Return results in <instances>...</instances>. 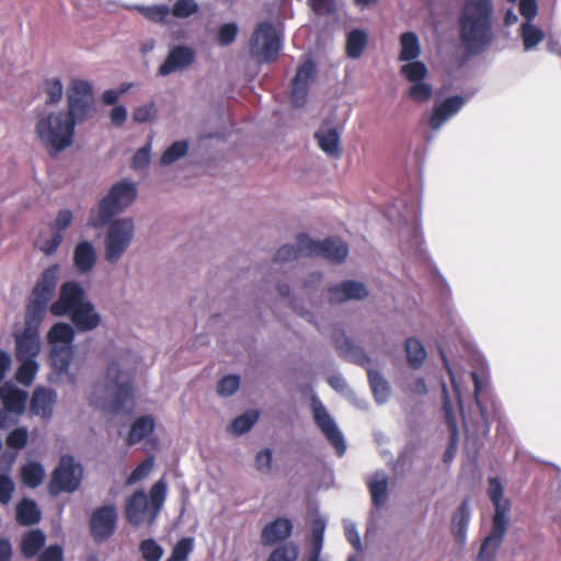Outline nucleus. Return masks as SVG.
I'll list each match as a JSON object with an SVG mask.
<instances>
[{"label":"nucleus","instance_id":"nucleus-1","mask_svg":"<svg viewBox=\"0 0 561 561\" xmlns=\"http://www.w3.org/2000/svg\"><path fill=\"white\" fill-rule=\"evenodd\" d=\"M137 363V356L128 350H121L112 356L103 379L93 386L90 404L117 414L128 401H133L131 379Z\"/></svg>","mask_w":561,"mask_h":561},{"label":"nucleus","instance_id":"nucleus-2","mask_svg":"<svg viewBox=\"0 0 561 561\" xmlns=\"http://www.w3.org/2000/svg\"><path fill=\"white\" fill-rule=\"evenodd\" d=\"M491 0L467 1L460 18V38L470 53L483 50L492 39Z\"/></svg>","mask_w":561,"mask_h":561},{"label":"nucleus","instance_id":"nucleus-3","mask_svg":"<svg viewBox=\"0 0 561 561\" xmlns=\"http://www.w3.org/2000/svg\"><path fill=\"white\" fill-rule=\"evenodd\" d=\"M50 312L56 317L70 314L76 328L80 331H92L101 322L94 306L85 300L82 287L76 282L65 283L60 287L59 298L50 306Z\"/></svg>","mask_w":561,"mask_h":561},{"label":"nucleus","instance_id":"nucleus-4","mask_svg":"<svg viewBox=\"0 0 561 561\" xmlns=\"http://www.w3.org/2000/svg\"><path fill=\"white\" fill-rule=\"evenodd\" d=\"M347 254L348 248L340 239H327L322 242H316L307 234H299L296 245L285 244L277 250L275 261L285 263L304 255H317L334 263H341L346 259Z\"/></svg>","mask_w":561,"mask_h":561},{"label":"nucleus","instance_id":"nucleus-5","mask_svg":"<svg viewBox=\"0 0 561 561\" xmlns=\"http://www.w3.org/2000/svg\"><path fill=\"white\" fill-rule=\"evenodd\" d=\"M76 125L65 111L51 112L37 121L35 133L49 153L57 154L72 145Z\"/></svg>","mask_w":561,"mask_h":561},{"label":"nucleus","instance_id":"nucleus-6","mask_svg":"<svg viewBox=\"0 0 561 561\" xmlns=\"http://www.w3.org/2000/svg\"><path fill=\"white\" fill-rule=\"evenodd\" d=\"M167 482L158 480L150 489L149 495L142 490L136 491L127 500L125 514L128 523L134 526L147 524L151 526L157 519L167 497Z\"/></svg>","mask_w":561,"mask_h":561},{"label":"nucleus","instance_id":"nucleus-7","mask_svg":"<svg viewBox=\"0 0 561 561\" xmlns=\"http://www.w3.org/2000/svg\"><path fill=\"white\" fill-rule=\"evenodd\" d=\"M136 196L137 187L134 182L123 180L114 184L107 195L91 209L88 225L93 228L104 226L115 215L131 205Z\"/></svg>","mask_w":561,"mask_h":561},{"label":"nucleus","instance_id":"nucleus-8","mask_svg":"<svg viewBox=\"0 0 561 561\" xmlns=\"http://www.w3.org/2000/svg\"><path fill=\"white\" fill-rule=\"evenodd\" d=\"M58 275V265L48 267L41 275L26 307L24 329L38 331V327L46 314L47 305L55 293Z\"/></svg>","mask_w":561,"mask_h":561},{"label":"nucleus","instance_id":"nucleus-9","mask_svg":"<svg viewBox=\"0 0 561 561\" xmlns=\"http://www.w3.org/2000/svg\"><path fill=\"white\" fill-rule=\"evenodd\" d=\"M136 232L134 219L118 218L110 222L104 237V260L116 264L131 245Z\"/></svg>","mask_w":561,"mask_h":561},{"label":"nucleus","instance_id":"nucleus-10","mask_svg":"<svg viewBox=\"0 0 561 561\" xmlns=\"http://www.w3.org/2000/svg\"><path fill=\"white\" fill-rule=\"evenodd\" d=\"M67 111L65 113L81 124L95 114V98L93 85L90 81L83 79H72L67 89Z\"/></svg>","mask_w":561,"mask_h":561},{"label":"nucleus","instance_id":"nucleus-11","mask_svg":"<svg viewBox=\"0 0 561 561\" xmlns=\"http://www.w3.org/2000/svg\"><path fill=\"white\" fill-rule=\"evenodd\" d=\"M282 48L279 31L270 22L257 25L250 38V54L259 64L276 59Z\"/></svg>","mask_w":561,"mask_h":561},{"label":"nucleus","instance_id":"nucleus-12","mask_svg":"<svg viewBox=\"0 0 561 561\" xmlns=\"http://www.w3.org/2000/svg\"><path fill=\"white\" fill-rule=\"evenodd\" d=\"M400 71L410 83L408 96L412 101L423 103L431 99L433 88L427 81L428 70L424 62H407L401 67Z\"/></svg>","mask_w":561,"mask_h":561},{"label":"nucleus","instance_id":"nucleus-13","mask_svg":"<svg viewBox=\"0 0 561 561\" xmlns=\"http://www.w3.org/2000/svg\"><path fill=\"white\" fill-rule=\"evenodd\" d=\"M81 478V466L76 463L72 457L64 456L54 471L49 491L54 495L60 492H72L79 486Z\"/></svg>","mask_w":561,"mask_h":561},{"label":"nucleus","instance_id":"nucleus-14","mask_svg":"<svg viewBox=\"0 0 561 561\" xmlns=\"http://www.w3.org/2000/svg\"><path fill=\"white\" fill-rule=\"evenodd\" d=\"M312 412L316 424L320 427L330 444L336 449L339 456H343L346 450L345 440L342 432L339 430L335 421L328 413L322 402L312 398Z\"/></svg>","mask_w":561,"mask_h":561},{"label":"nucleus","instance_id":"nucleus-15","mask_svg":"<svg viewBox=\"0 0 561 561\" xmlns=\"http://www.w3.org/2000/svg\"><path fill=\"white\" fill-rule=\"evenodd\" d=\"M156 422L152 415L138 417L130 426L126 443L129 446L144 443L145 449L151 451L158 448L159 440L154 435Z\"/></svg>","mask_w":561,"mask_h":561},{"label":"nucleus","instance_id":"nucleus-16","mask_svg":"<svg viewBox=\"0 0 561 561\" xmlns=\"http://www.w3.org/2000/svg\"><path fill=\"white\" fill-rule=\"evenodd\" d=\"M317 75L316 65L308 60L301 64L293 80L290 89V102L295 107H301L308 95V89Z\"/></svg>","mask_w":561,"mask_h":561},{"label":"nucleus","instance_id":"nucleus-17","mask_svg":"<svg viewBox=\"0 0 561 561\" xmlns=\"http://www.w3.org/2000/svg\"><path fill=\"white\" fill-rule=\"evenodd\" d=\"M0 400L5 411H0V428L8 425V413L20 415L25 410L27 392L18 389L12 383H4L0 387Z\"/></svg>","mask_w":561,"mask_h":561},{"label":"nucleus","instance_id":"nucleus-18","mask_svg":"<svg viewBox=\"0 0 561 561\" xmlns=\"http://www.w3.org/2000/svg\"><path fill=\"white\" fill-rule=\"evenodd\" d=\"M117 513L113 505L95 510L90 519V528L96 541H103L113 535L116 528Z\"/></svg>","mask_w":561,"mask_h":561},{"label":"nucleus","instance_id":"nucleus-19","mask_svg":"<svg viewBox=\"0 0 561 561\" xmlns=\"http://www.w3.org/2000/svg\"><path fill=\"white\" fill-rule=\"evenodd\" d=\"M195 58L194 50L187 46L173 47L164 62L159 67L158 75L161 77L169 76L173 72L188 67Z\"/></svg>","mask_w":561,"mask_h":561},{"label":"nucleus","instance_id":"nucleus-20","mask_svg":"<svg viewBox=\"0 0 561 561\" xmlns=\"http://www.w3.org/2000/svg\"><path fill=\"white\" fill-rule=\"evenodd\" d=\"M328 300L332 304L352 299L360 300L367 297L368 291L363 283L346 280L328 289Z\"/></svg>","mask_w":561,"mask_h":561},{"label":"nucleus","instance_id":"nucleus-21","mask_svg":"<svg viewBox=\"0 0 561 561\" xmlns=\"http://www.w3.org/2000/svg\"><path fill=\"white\" fill-rule=\"evenodd\" d=\"M14 337L16 359H36L41 352L38 331L24 329L22 333L14 332Z\"/></svg>","mask_w":561,"mask_h":561},{"label":"nucleus","instance_id":"nucleus-22","mask_svg":"<svg viewBox=\"0 0 561 561\" xmlns=\"http://www.w3.org/2000/svg\"><path fill=\"white\" fill-rule=\"evenodd\" d=\"M463 104L465 100L459 95L448 98L439 104L436 103L430 118L432 129L437 130L440 128L446 121L460 111Z\"/></svg>","mask_w":561,"mask_h":561},{"label":"nucleus","instance_id":"nucleus-23","mask_svg":"<svg viewBox=\"0 0 561 561\" xmlns=\"http://www.w3.org/2000/svg\"><path fill=\"white\" fill-rule=\"evenodd\" d=\"M333 340L335 343L336 351L341 356L350 362H354L362 366H366L369 364L368 356L364 353V351L354 345L352 341L345 336L344 332L341 330H335L333 334Z\"/></svg>","mask_w":561,"mask_h":561},{"label":"nucleus","instance_id":"nucleus-24","mask_svg":"<svg viewBox=\"0 0 561 561\" xmlns=\"http://www.w3.org/2000/svg\"><path fill=\"white\" fill-rule=\"evenodd\" d=\"M57 393L53 389L37 388L31 399V411L34 415L48 420L53 415Z\"/></svg>","mask_w":561,"mask_h":561},{"label":"nucleus","instance_id":"nucleus-25","mask_svg":"<svg viewBox=\"0 0 561 561\" xmlns=\"http://www.w3.org/2000/svg\"><path fill=\"white\" fill-rule=\"evenodd\" d=\"M98 253L94 245L82 240L77 243L73 250V265L81 274L90 273L96 264Z\"/></svg>","mask_w":561,"mask_h":561},{"label":"nucleus","instance_id":"nucleus-26","mask_svg":"<svg viewBox=\"0 0 561 561\" xmlns=\"http://www.w3.org/2000/svg\"><path fill=\"white\" fill-rule=\"evenodd\" d=\"M506 525L507 519H493L492 531L484 539L479 552L481 561H490L493 559L506 533Z\"/></svg>","mask_w":561,"mask_h":561},{"label":"nucleus","instance_id":"nucleus-27","mask_svg":"<svg viewBox=\"0 0 561 561\" xmlns=\"http://www.w3.org/2000/svg\"><path fill=\"white\" fill-rule=\"evenodd\" d=\"M293 531V524L288 518H276L262 530L261 540L264 546H272L287 539Z\"/></svg>","mask_w":561,"mask_h":561},{"label":"nucleus","instance_id":"nucleus-28","mask_svg":"<svg viewBox=\"0 0 561 561\" xmlns=\"http://www.w3.org/2000/svg\"><path fill=\"white\" fill-rule=\"evenodd\" d=\"M316 138L321 150L328 156H341L340 133L336 128L322 127L316 133Z\"/></svg>","mask_w":561,"mask_h":561},{"label":"nucleus","instance_id":"nucleus-29","mask_svg":"<svg viewBox=\"0 0 561 561\" xmlns=\"http://www.w3.org/2000/svg\"><path fill=\"white\" fill-rule=\"evenodd\" d=\"M388 482L389 478L383 471H377L367 479L374 505L381 506L386 503L388 496Z\"/></svg>","mask_w":561,"mask_h":561},{"label":"nucleus","instance_id":"nucleus-30","mask_svg":"<svg viewBox=\"0 0 561 561\" xmlns=\"http://www.w3.org/2000/svg\"><path fill=\"white\" fill-rule=\"evenodd\" d=\"M488 493L495 506L493 519H507L506 514L510 511V502L503 499V486L497 478L490 479Z\"/></svg>","mask_w":561,"mask_h":561},{"label":"nucleus","instance_id":"nucleus-31","mask_svg":"<svg viewBox=\"0 0 561 561\" xmlns=\"http://www.w3.org/2000/svg\"><path fill=\"white\" fill-rule=\"evenodd\" d=\"M75 339L73 328L64 322L56 323L47 333V341L50 346H67L72 347Z\"/></svg>","mask_w":561,"mask_h":561},{"label":"nucleus","instance_id":"nucleus-32","mask_svg":"<svg viewBox=\"0 0 561 561\" xmlns=\"http://www.w3.org/2000/svg\"><path fill=\"white\" fill-rule=\"evenodd\" d=\"M470 519L468 502L463 501L451 518V531L455 538L463 543L466 539L467 526Z\"/></svg>","mask_w":561,"mask_h":561},{"label":"nucleus","instance_id":"nucleus-33","mask_svg":"<svg viewBox=\"0 0 561 561\" xmlns=\"http://www.w3.org/2000/svg\"><path fill=\"white\" fill-rule=\"evenodd\" d=\"M400 45L401 51L399 59L402 61H415L414 59H416L421 54L419 38L413 32L403 33L400 37Z\"/></svg>","mask_w":561,"mask_h":561},{"label":"nucleus","instance_id":"nucleus-34","mask_svg":"<svg viewBox=\"0 0 561 561\" xmlns=\"http://www.w3.org/2000/svg\"><path fill=\"white\" fill-rule=\"evenodd\" d=\"M367 39L368 35L363 30L348 32L346 38V55L352 59L359 58L367 45Z\"/></svg>","mask_w":561,"mask_h":561},{"label":"nucleus","instance_id":"nucleus-35","mask_svg":"<svg viewBox=\"0 0 561 561\" xmlns=\"http://www.w3.org/2000/svg\"><path fill=\"white\" fill-rule=\"evenodd\" d=\"M367 375L376 401L379 404L385 403L390 394L389 383L378 371L371 368H367Z\"/></svg>","mask_w":561,"mask_h":561},{"label":"nucleus","instance_id":"nucleus-36","mask_svg":"<svg viewBox=\"0 0 561 561\" xmlns=\"http://www.w3.org/2000/svg\"><path fill=\"white\" fill-rule=\"evenodd\" d=\"M41 513L34 501L24 499L16 506V519L22 525H32L39 520Z\"/></svg>","mask_w":561,"mask_h":561},{"label":"nucleus","instance_id":"nucleus-37","mask_svg":"<svg viewBox=\"0 0 561 561\" xmlns=\"http://www.w3.org/2000/svg\"><path fill=\"white\" fill-rule=\"evenodd\" d=\"M73 355L72 347L67 346H51L50 350V364L51 367L59 371L65 373L68 370Z\"/></svg>","mask_w":561,"mask_h":561},{"label":"nucleus","instance_id":"nucleus-38","mask_svg":"<svg viewBox=\"0 0 561 561\" xmlns=\"http://www.w3.org/2000/svg\"><path fill=\"white\" fill-rule=\"evenodd\" d=\"M45 477V470L39 462H28L22 467L21 478L22 482L28 488L38 486Z\"/></svg>","mask_w":561,"mask_h":561},{"label":"nucleus","instance_id":"nucleus-39","mask_svg":"<svg viewBox=\"0 0 561 561\" xmlns=\"http://www.w3.org/2000/svg\"><path fill=\"white\" fill-rule=\"evenodd\" d=\"M45 535L41 530L27 533L21 543V550L26 558L34 557L45 543Z\"/></svg>","mask_w":561,"mask_h":561},{"label":"nucleus","instance_id":"nucleus-40","mask_svg":"<svg viewBox=\"0 0 561 561\" xmlns=\"http://www.w3.org/2000/svg\"><path fill=\"white\" fill-rule=\"evenodd\" d=\"M520 36L523 38L525 50H530L543 39L545 34L533 23L525 22L520 26Z\"/></svg>","mask_w":561,"mask_h":561},{"label":"nucleus","instance_id":"nucleus-41","mask_svg":"<svg viewBox=\"0 0 561 561\" xmlns=\"http://www.w3.org/2000/svg\"><path fill=\"white\" fill-rule=\"evenodd\" d=\"M408 363L412 368H419L426 357V351L416 339H408L405 342Z\"/></svg>","mask_w":561,"mask_h":561},{"label":"nucleus","instance_id":"nucleus-42","mask_svg":"<svg viewBox=\"0 0 561 561\" xmlns=\"http://www.w3.org/2000/svg\"><path fill=\"white\" fill-rule=\"evenodd\" d=\"M187 151L188 142L186 140L174 141L162 153L160 163L162 165H170L186 156Z\"/></svg>","mask_w":561,"mask_h":561},{"label":"nucleus","instance_id":"nucleus-43","mask_svg":"<svg viewBox=\"0 0 561 561\" xmlns=\"http://www.w3.org/2000/svg\"><path fill=\"white\" fill-rule=\"evenodd\" d=\"M19 362L20 366L16 370L15 378L20 383L30 386L38 371V363L36 359H24Z\"/></svg>","mask_w":561,"mask_h":561},{"label":"nucleus","instance_id":"nucleus-44","mask_svg":"<svg viewBox=\"0 0 561 561\" xmlns=\"http://www.w3.org/2000/svg\"><path fill=\"white\" fill-rule=\"evenodd\" d=\"M259 419V412L255 410L247 411L242 415L236 417L230 425V430L236 435L247 433L252 428Z\"/></svg>","mask_w":561,"mask_h":561},{"label":"nucleus","instance_id":"nucleus-45","mask_svg":"<svg viewBox=\"0 0 561 561\" xmlns=\"http://www.w3.org/2000/svg\"><path fill=\"white\" fill-rule=\"evenodd\" d=\"M62 240V233L55 232L49 229V236H42L38 240V248L45 254L50 255L57 251Z\"/></svg>","mask_w":561,"mask_h":561},{"label":"nucleus","instance_id":"nucleus-46","mask_svg":"<svg viewBox=\"0 0 561 561\" xmlns=\"http://www.w3.org/2000/svg\"><path fill=\"white\" fill-rule=\"evenodd\" d=\"M198 11L196 0H176L170 12L178 19H186Z\"/></svg>","mask_w":561,"mask_h":561},{"label":"nucleus","instance_id":"nucleus-47","mask_svg":"<svg viewBox=\"0 0 561 561\" xmlns=\"http://www.w3.org/2000/svg\"><path fill=\"white\" fill-rule=\"evenodd\" d=\"M44 92L47 96L46 103L57 104L61 101L64 94V87L59 79H48L44 83Z\"/></svg>","mask_w":561,"mask_h":561},{"label":"nucleus","instance_id":"nucleus-48","mask_svg":"<svg viewBox=\"0 0 561 561\" xmlns=\"http://www.w3.org/2000/svg\"><path fill=\"white\" fill-rule=\"evenodd\" d=\"M154 466V458L152 456H149L144 461H141L135 470L129 474V477L126 480V484L131 485L136 482L145 479L152 470Z\"/></svg>","mask_w":561,"mask_h":561},{"label":"nucleus","instance_id":"nucleus-49","mask_svg":"<svg viewBox=\"0 0 561 561\" xmlns=\"http://www.w3.org/2000/svg\"><path fill=\"white\" fill-rule=\"evenodd\" d=\"M298 558V548L294 543H287L276 548L267 561H296Z\"/></svg>","mask_w":561,"mask_h":561},{"label":"nucleus","instance_id":"nucleus-50","mask_svg":"<svg viewBox=\"0 0 561 561\" xmlns=\"http://www.w3.org/2000/svg\"><path fill=\"white\" fill-rule=\"evenodd\" d=\"M139 549L146 561H160L163 554V549L153 539L144 540Z\"/></svg>","mask_w":561,"mask_h":561},{"label":"nucleus","instance_id":"nucleus-51","mask_svg":"<svg viewBox=\"0 0 561 561\" xmlns=\"http://www.w3.org/2000/svg\"><path fill=\"white\" fill-rule=\"evenodd\" d=\"M194 547L193 538H183L174 546L171 557L168 561H187L188 554Z\"/></svg>","mask_w":561,"mask_h":561},{"label":"nucleus","instance_id":"nucleus-52","mask_svg":"<svg viewBox=\"0 0 561 561\" xmlns=\"http://www.w3.org/2000/svg\"><path fill=\"white\" fill-rule=\"evenodd\" d=\"M139 11L144 16L153 22H162L170 14V8L167 4L140 7Z\"/></svg>","mask_w":561,"mask_h":561},{"label":"nucleus","instance_id":"nucleus-53","mask_svg":"<svg viewBox=\"0 0 561 561\" xmlns=\"http://www.w3.org/2000/svg\"><path fill=\"white\" fill-rule=\"evenodd\" d=\"M73 220V215L69 209H61L58 211L54 221L49 225V229L55 232L64 234Z\"/></svg>","mask_w":561,"mask_h":561},{"label":"nucleus","instance_id":"nucleus-54","mask_svg":"<svg viewBox=\"0 0 561 561\" xmlns=\"http://www.w3.org/2000/svg\"><path fill=\"white\" fill-rule=\"evenodd\" d=\"M240 387V378L237 375H228L218 382V393L222 397L233 394Z\"/></svg>","mask_w":561,"mask_h":561},{"label":"nucleus","instance_id":"nucleus-55","mask_svg":"<svg viewBox=\"0 0 561 561\" xmlns=\"http://www.w3.org/2000/svg\"><path fill=\"white\" fill-rule=\"evenodd\" d=\"M325 526L327 522L322 517H318L312 522L311 545L312 548H316V550L322 549Z\"/></svg>","mask_w":561,"mask_h":561},{"label":"nucleus","instance_id":"nucleus-56","mask_svg":"<svg viewBox=\"0 0 561 561\" xmlns=\"http://www.w3.org/2000/svg\"><path fill=\"white\" fill-rule=\"evenodd\" d=\"M28 439V432L25 427H18L9 433L7 445L14 449L23 448Z\"/></svg>","mask_w":561,"mask_h":561},{"label":"nucleus","instance_id":"nucleus-57","mask_svg":"<svg viewBox=\"0 0 561 561\" xmlns=\"http://www.w3.org/2000/svg\"><path fill=\"white\" fill-rule=\"evenodd\" d=\"M157 114V110L154 104L147 103L140 106H137L133 112V119L137 123H148L151 122Z\"/></svg>","mask_w":561,"mask_h":561},{"label":"nucleus","instance_id":"nucleus-58","mask_svg":"<svg viewBox=\"0 0 561 561\" xmlns=\"http://www.w3.org/2000/svg\"><path fill=\"white\" fill-rule=\"evenodd\" d=\"M238 34V27L234 23H227L220 26L218 32V42L220 45L231 44Z\"/></svg>","mask_w":561,"mask_h":561},{"label":"nucleus","instance_id":"nucleus-59","mask_svg":"<svg viewBox=\"0 0 561 561\" xmlns=\"http://www.w3.org/2000/svg\"><path fill=\"white\" fill-rule=\"evenodd\" d=\"M13 491V481L5 474L0 476V503H9L12 497Z\"/></svg>","mask_w":561,"mask_h":561},{"label":"nucleus","instance_id":"nucleus-60","mask_svg":"<svg viewBox=\"0 0 561 561\" xmlns=\"http://www.w3.org/2000/svg\"><path fill=\"white\" fill-rule=\"evenodd\" d=\"M150 151H151L150 145L138 149L133 158V167L135 169L146 168L150 162V158H151Z\"/></svg>","mask_w":561,"mask_h":561},{"label":"nucleus","instance_id":"nucleus-61","mask_svg":"<svg viewBox=\"0 0 561 561\" xmlns=\"http://www.w3.org/2000/svg\"><path fill=\"white\" fill-rule=\"evenodd\" d=\"M345 536L350 543L357 550H362V542L356 525L350 520L344 522Z\"/></svg>","mask_w":561,"mask_h":561},{"label":"nucleus","instance_id":"nucleus-62","mask_svg":"<svg viewBox=\"0 0 561 561\" xmlns=\"http://www.w3.org/2000/svg\"><path fill=\"white\" fill-rule=\"evenodd\" d=\"M519 12L527 20V22L531 23L538 12L536 0H520Z\"/></svg>","mask_w":561,"mask_h":561},{"label":"nucleus","instance_id":"nucleus-63","mask_svg":"<svg viewBox=\"0 0 561 561\" xmlns=\"http://www.w3.org/2000/svg\"><path fill=\"white\" fill-rule=\"evenodd\" d=\"M255 466L262 472H270L272 469V451L270 449L259 451L255 457Z\"/></svg>","mask_w":561,"mask_h":561},{"label":"nucleus","instance_id":"nucleus-64","mask_svg":"<svg viewBox=\"0 0 561 561\" xmlns=\"http://www.w3.org/2000/svg\"><path fill=\"white\" fill-rule=\"evenodd\" d=\"M62 549L60 546H50L39 556L38 561H62Z\"/></svg>","mask_w":561,"mask_h":561}]
</instances>
